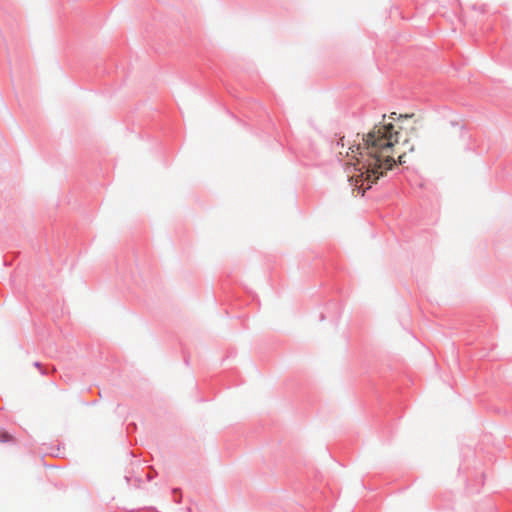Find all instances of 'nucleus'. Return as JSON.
Wrapping results in <instances>:
<instances>
[{
  "instance_id": "1",
  "label": "nucleus",
  "mask_w": 512,
  "mask_h": 512,
  "mask_svg": "<svg viewBox=\"0 0 512 512\" xmlns=\"http://www.w3.org/2000/svg\"><path fill=\"white\" fill-rule=\"evenodd\" d=\"M394 126L389 124L375 125L374 128L363 135L364 146H356V150L363 157L364 153L368 158L360 168H356V174L348 176V181L354 190L361 196L365 191L372 188L378 180L383 177L387 170L397 166L395 159L384 153L392 149L397 140H394Z\"/></svg>"
},
{
  "instance_id": "2",
  "label": "nucleus",
  "mask_w": 512,
  "mask_h": 512,
  "mask_svg": "<svg viewBox=\"0 0 512 512\" xmlns=\"http://www.w3.org/2000/svg\"><path fill=\"white\" fill-rule=\"evenodd\" d=\"M16 439L13 435L5 430L0 431V443H15Z\"/></svg>"
},
{
  "instance_id": "3",
  "label": "nucleus",
  "mask_w": 512,
  "mask_h": 512,
  "mask_svg": "<svg viewBox=\"0 0 512 512\" xmlns=\"http://www.w3.org/2000/svg\"><path fill=\"white\" fill-rule=\"evenodd\" d=\"M34 366L39 369L42 375H47L49 373L48 368H45L43 364L38 361L34 362Z\"/></svg>"
},
{
  "instance_id": "4",
  "label": "nucleus",
  "mask_w": 512,
  "mask_h": 512,
  "mask_svg": "<svg viewBox=\"0 0 512 512\" xmlns=\"http://www.w3.org/2000/svg\"><path fill=\"white\" fill-rule=\"evenodd\" d=\"M173 494H174V495L179 494V498H178V499H177V498H175V502L180 503V502H181L180 489H179V488H174V489H173Z\"/></svg>"
},
{
  "instance_id": "5",
  "label": "nucleus",
  "mask_w": 512,
  "mask_h": 512,
  "mask_svg": "<svg viewBox=\"0 0 512 512\" xmlns=\"http://www.w3.org/2000/svg\"><path fill=\"white\" fill-rule=\"evenodd\" d=\"M337 145H338V146H341V147H343V146L345 145V144H344V137H341V138L339 139V141L337 142Z\"/></svg>"
},
{
  "instance_id": "6",
  "label": "nucleus",
  "mask_w": 512,
  "mask_h": 512,
  "mask_svg": "<svg viewBox=\"0 0 512 512\" xmlns=\"http://www.w3.org/2000/svg\"><path fill=\"white\" fill-rule=\"evenodd\" d=\"M153 477H154V475H152L150 472H149V473H147V479H148V481L152 480V479H153Z\"/></svg>"
},
{
  "instance_id": "7",
  "label": "nucleus",
  "mask_w": 512,
  "mask_h": 512,
  "mask_svg": "<svg viewBox=\"0 0 512 512\" xmlns=\"http://www.w3.org/2000/svg\"><path fill=\"white\" fill-rule=\"evenodd\" d=\"M403 158H404V155L399 156V163H400V164L405 162V161L403 160Z\"/></svg>"
},
{
  "instance_id": "8",
  "label": "nucleus",
  "mask_w": 512,
  "mask_h": 512,
  "mask_svg": "<svg viewBox=\"0 0 512 512\" xmlns=\"http://www.w3.org/2000/svg\"><path fill=\"white\" fill-rule=\"evenodd\" d=\"M393 115H396V112H393V113L391 114V116H390V117H391L392 119H394Z\"/></svg>"
},
{
  "instance_id": "9",
  "label": "nucleus",
  "mask_w": 512,
  "mask_h": 512,
  "mask_svg": "<svg viewBox=\"0 0 512 512\" xmlns=\"http://www.w3.org/2000/svg\"><path fill=\"white\" fill-rule=\"evenodd\" d=\"M324 318H325L324 314H321L320 319H321V320H324Z\"/></svg>"
},
{
  "instance_id": "10",
  "label": "nucleus",
  "mask_w": 512,
  "mask_h": 512,
  "mask_svg": "<svg viewBox=\"0 0 512 512\" xmlns=\"http://www.w3.org/2000/svg\"><path fill=\"white\" fill-rule=\"evenodd\" d=\"M349 149L351 150L352 153L355 152L353 147H350Z\"/></svg>"
}]
</instances>
